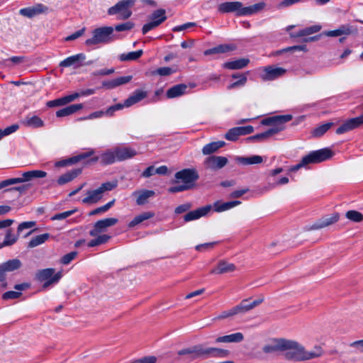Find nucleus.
Listing matches in <instances>:
<instances>
[{
  "label": "nucleus",
  "mask_w": 363,
  "mask_h": 363,
  "mask_svg": "<svg viewBox=\"0 0 363 363\" xmlns=\"http://www.w3.org/2000/svg\"><path fill=\"white\" fill-rule=\"evenodd\" d=\"M82 108H83L82 104H72V105L68 106L65 108L58 110L56 112V116L59 117V118L68 116L72 114H74V113L77 112L78 111H79Z\"/></svg>",
  "instance_id": "nucleus-30"
},
{
  "label": "nucleus",
  "mask_w": 363,
  "mask_h": 363,
  "mask_svg": "<svg viewBox=\"0 0 363 363\" xmlns=\"http://www.w3.org/2000/svg\"><path fill=\"white\" fill-rule=\"evenodd\" d=\"M235 161L242 165H252L260 164L263 162V159L259 155H252L250 157H237Z\"/></svg>",
  "instance_id": "nucleus-33"
},
{
  "label": "nucleus",
  "mask_w": 363,
  "mask_h": 363,
  "mask_svg": "<svg viewBox=\"0 0 363 363\" xmlns=\"http://www.w3.org/2000/svg\"><path fill=\"white\" fill-rule=\"evenodd\" d=\"M236 269L235 265L233 263H229L224 260L218 262L217 266L211 270V274H221L229 273L235 271Z\"/></svg>",
  "instance_id": "nucleus-23"
},
{
  "label": "nucleus",
  "mask_w": 363,
  "mask_h": 363,
  "mask_svg": "<svg viewBox=\"0 0 363 363\" xmlns=\"http://www.w3.org/2000/svg\"><path fill=\"white\" fill-rule=\"evenodd\" d=\"M47 176V173L42 170H32L25 172L22 174V177H18L21 183L30 181L33 178H43Z\"/></svg>",
  "instance_id": "nucleus-32"
},
{
  "label": "nucleus",
  "mask_w": 363,
  "mask_h": 363,
  "mask_svg": "<svg viewBox=\"0 0 363 363\" xmlns=\"http://www.w3.org/2000/svg\"><path fill=\"white\" fill-rule=\"evenodd\" d=\"M114 28L111 26H102L92 30V37L85 41L86 46H95L99 44L105 45L115 40Z\"/></svg>",
  "instance_id": "nucleus-3"
},
{
  "label": "nucleus",
  "mask_w": 363,
  "mask_h": 363,
  "mask_svg": "<svg viewBox=\"0 0 363 363\" xmlns=\"http://www.w3.org/2000/svg\"><path fill=\"white\" fill-rule=\"evenodd\" d=\"M266 6V4L263 1L259 2L254 5L244 7L242 6V12L240 13L242 16H250L254 13H258L262 9H264Z\"/></svg>",
  "instance_id": "nucleus-36"
},
{
  "label": "nucleus",
  "mask_w": 363,
  "mask_h": 363,
  "mask_svg": "<svg viewBox=\"0 0 363 363\" xmlns=\"http://www.w3.org/2000/svg\"><path fill=\"white\" fill-rule=\"evenodd\" d=\"M174 177L177 182L182 181L184 184L191 189L194 183L199 179V174L194 169H184L177 172Z\"/></svg>",
  "instance_id": "nucleus-9"
},
{
  "label": "nucleus",
  "mask_w": 363,
  "mask_h": 363,
  "mask_svg": "<svg viewBox=\"0 0 363 363\" xmlns=\"http://www.w3.org/2000/svg\"><path fill=\"white\" fill-rule=\"evenodd\" d=\"M133 26H134L133 23H132L130 21H128V22H125V23H123L121 24L116 25L115 26V28H113L116 31L121 32V31L129 30L132 29L133 28Z\"/></svg>",
  "instance_id": "nucleus-57"
},
{
  "label": "nucleus",
  "mask_w": 363,
  "mask_h": 363,
  "mask_svg": "<svg viewBox=\"0 0 363 363\" xmlns=\"http://www.w3.org/2000/svg\"><path fill=\"white\" fill-rule=\"evenodd\" d=\"M250 60L248 59H239L237 60L225 62L223 67L230 69H239L247 65Z\"/></svg>",
  "instance_id": "nucleus-41"
},
{
  "label": "nucleus",
  "mask_w": 363,
  "mask_h": 363,
  "mask_svg": "<svg viewBox=\"0 0 363 363\" xmlns=\"http://www.w3.org/2000/svg\"><path fill=\"white\" fill-rule=\"evenodd\" d=\"M167 19L166 12L164 9H160L155 11L150 16L152 21L160 22V25Z\"/></svg>",
  "instance_id": "nucleus-46"
},
{
  "label": "nucleus",
  "mask_w": 363,
  "mask_h": 363,
  "mask_svg": "<svg viewBox=\"0 0 363 363\" xmlns=\"http://www.w3.org/2000/svg\"><path fill=\"white\" fill-rule=\"evenodd\" d=\"M357 32L358 28L356 26L350 24H344L341 25L338 28L335 30L324 32V35L328 37H337L356 34Z\"/></svg>",
  "instance_id": "nucleus-12"
},
{
  "label": "nucleus",
  "mask_w": 363,
  "mask_h": 363,
  "mask_svg": "<svg viewBox=\"0 0 363 363\" xmlns=\"http://www.w3.org/2000/svg\"><path fill=\"white\" fill-rule=\"evenodd\" d=\"M178 355L182 357L181 359L186 362H191L194 359H197V350L196 345L189 347L185 348L179 350L177 352Z\"/></svg>",
  "instance_id": "nucleus-28"
},
{
  "label": "nucleus",
  "mask_w": 363,
  "mask_h": 363,
  "mask_svg": "<svg viewBox=\"0 0 363 363\" xmlns=\"http://www.w3.org/2000/svg\"><path fill=\"white\" fill-rule=\"evenodd\" d=\"M36 223L35 221H26L20 223L18 226L17 231L18 233L25 229H28L34 227Z\"/></svg>",
  "instance_id": "nucleus-60"
},
{
  "label": "nucleus",
  "mask_w": 363,
  "mask_h": 363,
  "mask_svg": "<svg viewBox=\"0 0 363 363\" xmlns=\"http://www.w3.org/2000/svg\"><path fill=\"white\" fill-rule=\"evenodd\" d=\"M18 240V237L11 233V230H8L4 242L0 245V248L5 246H10L14 244Z\"/></svg>",
  "instance_id": "nucleus-50"
},
{
  "label": "nucleus",
  "mask_w": 363,
  "mask_h": 363,
  "mask_svg": "<svg viewBox=\"0 0 363 363\" xmlns=\"http://www.w3.org/2000/svg\"><path fill=\"white\" fill-rule=\"evenodd\" d=\"M118 222V220L116 218H106L96 221L89 233L94 238L88 242V247H94L108 242L111 236L105 233L108 228L115 225Z\"/></svg>",
  "instance_id": "nucleus-2"
},
{
  "label": "nucleus",
  "mask_w": 363,
  "mask_h": 363,
  "mask_svg": "<svg viewBox=\"0 0 363 363\" xmlns=\"http://www.w3.org/2000/svg\"><path fill=\"white\" fill-rule=\"evenodd\" d=\"M157 359L154 356L144 357L140 359H135L130 363H155Z\"/></svg>",
  "instance_id": "nucleus-64"
},
{
  "label": "nucleus",
  "mask_w": 363,
  "mask_h": 363,
  "mask_svg": "<svg viewBox=\"0 0 363 363\" xmlns=\"http://www.w3.org/2000/svg\"><path fill=\"white\" fill-rule=\"evenodd\" d=\"M234 49V47L230 45H219L215 48L206 50L204 51L205 55H209L218 53H225L230 52Z\"/></svg>",
  "instance_id": "nucleus-42"
},
{
  "label": "nucleus",
  "mask_w": 363,
  "mask_h": 363,
  "mask_svg": "<svg viewBox=\"0 0 363 363\" xmlns=\"http://www.w3.org/2000/svg\"><path fill=\"white\" fill-rule=\"evenodd\" d=\"M320 29L321 26L320 25H314L299 30L295 36L301 37L305 35H309L311 34L318 33V31H320Z\"/></svg>",
  "instance_id": "nucleus-47"
},
{
  "label": "nucleus",
  "mask_w": 363,
  "mask_h": 363,
  "mask_svg": "<svg viewBox=\"0 0 363 363\" xmlns=\"http://www.w3.org/2000/svg\"><path fill=\"white\" fill-rule=\"evenodd\" d=\"M86 59V55L83 53L77 54L67 57L60 62V67H70L74 69L79 68L83 65V62Z\"/></svg>",
  "instance_id": "nucleus-14"
},
{
  "label": "nucleus",
  "mask_w": 363,
  "mask_h": 363,
  "mask_svg": "<svg viewBox=\"0 0 363 363\" xmlns=\"http://www.w3.org/2000/svg\"><path fill=\"white\" fill-rule=\"evenodd\" d=\"M240 134L237 128H233L230 129L225 134V138L230 141H235L240 137Z\"/></svg>",
  "instance_id": "nucleus-55"
},
{
  "label": "nucleus",
  "mask_w": 363,
  "mask_h": 363,
  "mask_svg": "<svg viewBox=\"0 0 363 363\" xmlns=\"http://www.w3.org/2000/svg\"><path fill=\"white\" fill-rule=\"evenodd\" d=\"M242 4L240 1L224 2L218 5V11L221 13H235L238 16H242Z\"/></svg>",
  "instance_id": "nucleus-15"
},
{
  "label": "nucleus",
  "mask_w": 363,
  "mask_h": 363,
  "mask_svg": "<svg viewBox=\"0 0 363 363\" xmlns=\"http://www.w3.org/2000/svg\"><path fill=\"white\" fill-rule=\"evenodd\" d=\"M338 220L339 214L337 213L325 216L320 218L319 220L315 222L311 226L308 228V230L321 229L336 223Z\"/></svg>",
  "instance_id": "nucleus-17"
},
{
  "label": "nucleus",
  "mask_w": 363,
  "mask_h": 363,
  "mask_svg": "<svg viewBox=\"0 0 363 363\" xmlns=\"http://www.w3.org/2000/svg\"><path fill=\"white\" fill-rule=\"evenodd\" d=\"M281 131V128H270L267 131L247 138L249 141H264Z\"/></svg>",
  "instance_id": "nucleus-25"
},
{
  "label": "nucleus",
  "mask_w": 363,
  "mask_h": 363,
  "mask_svg": "<svg viewBox=\"0 0 363 363\" xmlns=\"http://www.w3.org/2000/svg\"><path fill=\"white\" fill-rule=\"evenodd\" d=\"M240 135H245L253 133L254 128L252 125L236 127Z\"/></svg>",
  "instance_id": "nucleus-61"
},
{
  "label": "nucleus",
  "mask_w": 363,
  "mask_h": 363,
  "mask_svg": "<svg viewBox=\"0 0 363 363\" xmlns=\"http://www.w3.org/2000/svg\"><path fill=\"white\" fill-rule=\"evenodd\" d=\"M177 72L176 68H170L168 67H160L153 72V74H158L160 76H169Z\"/></svg>",
  "instance_id": "nucleus-52"
},
{
  "label": "nucleus",
  "mask_w": 363,
  "mask_h": 363,
  "mask_svg": "<svg viewBox=\"0 0 363 363\" xmlns=\"http://www.w3.org/2000/svg\"><path fill=\"white\" fill-rule=\"evenodd\" d=\"M114 148L118 162L130 159L137 155L136 150L129 147L117 146Z\"/></svg>",
  "instance_id": "nucleus-22"
},
{
  "label": "nucleus",
  "mask_w": 363,
  "mask_h": 363,
  "mask_svg": "<svg viewBox=\"0 0 363 363\" xmlns=\"http://www.w3.org/2000/svg\"><path fill=\"white\" fill-rule=\"evenodd\" d=\"M186 89H187V86L186 84H177L167 90V96L169 99L179 97V96L184 94L186 91Z\"/></svg>",
  "instance_id": "nucleus-31"
},
{
  "label": "nucleus",
  "mask_w": 363,
  "mask_h": 363,
  "mask_svg": "<svg viewBox=\"0 0 363 363\" xmlns=\"http://www.w3.org/2000/svg\"><path fill=\"white\" fill-rule=\"evenodd\" d=\"M22 123L30 128H40L43 125V121L36 116H27L22 122Z\"/></svg>",
  "instance_id": "nucleus-43"
},
{
  "label": "nucleus",
  "mask_w": 363,
  "mask_h": 363,
  "mask_svg": "<svg viewBox=\"0 0 363 363\" xmlns=\"http://www.w3.org/2000/svg\"><path fill=\"white\" fill-rule=\"evenodd\" d=\"M333 155V152L329 148L311 151L301 159L302 164L306 167L308 164H318L324 162Z\"/></svg>",
  "instance_id": "nucleus-5"
},
{
  "label": "nucleus",
  "mask_w": 363,
  "mask_h": 363,
  "mask_svg": "<svg viewBox=\"0 0 363 363\" xmlns=\"http://www.w3.org/2000/svg\"><path fill=\"white\" fill-rule=\"evenodd\" d=\"M142 55L143 50H139L137 51L130 52L128 53H123L119 55L118 58L121 61H133L140 58Z\"/></svg>",
  "instance_id": "nucleus-45"
},
{
  "label": "nucleus",
  "mask_w": 363,
  "mask_h": 363,
  "mask_svg": "<svg viewBox=\"0 0 363 363\" xmlns=\"http://www.w3.org/2000/svg\"><path fill=\"white\" fill-rule=\"evenodd\" d=\"M77 256L76 252H72L64 255L61 259V262L63 264H68L70 263Z\"/></svg>",
  "instance_id": "nucleus-63"
},
{
  "label": "nucleus",
  "mask_w": 363,
  "mask_h": 363,
  "mask_svg": "<svg viewBox=\"0 0 363 363\" xmlns=\"http://www.w3.org/2000/svg\"><path fill=\"white\" fill-rule=\"evenodd\" d=\"M286 339H272L267 345L263 347L265 353H272L278 351H284L286 347Z\"/></svg>",
  "instance_id": "nucleus-21"
},
{
  "label": "nucleus",
  "mask_w": 363,
  "mask_h": 363,
  "mask_svg": "<svg viewBox=\"0 0 363 363\" xmlns=\"http://www.w3.org/2000/svg\"><path fill=\"white\" fill-rule=\"evenodd\" d=\"M3 267L4 270L7 272H12L15 270L20 269L22 266V262L20 259L16 258L9 259L6 262H4L0 264Z\"/></svg>",
  "instance_id": "nucleus-37"
},
{
  "label": "nucleus",
  "mask_w": 363,
  "mask_h": 363,
  "mask_svg": "<svg viewBox=\"0 0 363 363\" xmlns=\"http://www.w3.org/2000/svg\"><path fill=\"white\" fill-rule=\"evenodd\" d=\"M212 347H203L201 345H196L197 359L212 357Z\"/></svg>",
  "instance_id": "nucleus-48"
},
{
  "label": "nucleus",
  "mask_w": 363,
  "mask_h": 363,
  "mask_svg": "<svg viewBox=\"0 0 363 363\" xmlns=\"http://www.w3.org/2000/svg\"><path fill=\"white\" fill-rule=\"evenodd\" d=\"M62 277V272H59L55 274L53 268L41 269L36 274L38 280L44 281L43 285V289H47L50 285L58 283Z\"/></svg>",
  "instance_id": "nucleus-8"
},
{
  "label": "nucleus",
  "mask_w": 363,
  "mask_h": 363,
  "mask_svg": "<svg viewBox=\"0 0 363 363\" xmlns=\"http://www.w3.org/2000/svg\"><path fill=\"white\" fill-rule=\"evenodd\" d=\"M211 206H206L195 211H190L185 215L184 220L186 222H189L199 219L201 217L206 216L211 211Z\"/></svg>",
  "instance_id": "nucleus-26"
},
{
  "label": "nucleus",
  "mask_w": 363,
  "mask_h": 363,
  "mask_svg": "<svg viewBox=\"0 0 363 363\" xmlns=\"http://www.w3.org/2000/svg\"><path fill=\"white\" fill-rule=\"evenodd\" d=\"M50 237L49 233H44L33 238L28 244V247L33 248L45 242Z\"/></svg>",
  "instance_id": "nucleus-44"
},
{
  "label": "nucleus",
  "mask_w": 363,
  "mask_h": 363,
  "mask_svg": "<svg viewBox=\"0 0 363 363\" xmlns=\"http://www.w3.org/2000/svg\"><path fill=\"white\" fill-rule=\"evenodd\" d=\"M346 217L350 220L360 222L363 220V216L357 211H349L346 213Z\"/></svg>",
  "instance_id": "nucleus-53"
},
{
  "label": "nucleus",
  "mask_w": 363,
  "mask_h": 363,
  "mask_svg": "<svg viewBox=\"0 0 363 363\" xmlns=\"http://www.w3.org/2000/svg\"><path fill=\"white\" fill-rule=\"evenodd\" d=\"M125 107L124 104H117L113 106H110L105 112V115L111 116L113 113L116 111L122 109Z\"/></svg>",
  "instance_id": "nucleus-62"
},
{
  "label": "nucleus",
  "mask_w": 363,
  "mask_h": 363,
  "mask_svg": "<svg viewBox=\"0 0 363 363\" xmlns=\"http://www.w3.org/2000/svg\"><path fill=\"white\" fill-rule=\"evenodd\" d=\"M48 8L43 4H37L33 6L21 9L20 14L28 18H33L41 13H46Z\"/></svg>",
  "instance_id": "nucleus-18"
},
{
  "label": "nucleus",
  "mask_w": 363,
  "mask_h": 363,
  "mask_svg": "<svg viewBox=\"0 0 363 363\" xmlns=\"http://www.w3.org/2000/svg\"><path fill=\"white\" fill-rule=\"evenodd\" d=\"M155 216L153 212L147 211L143 212L137 216H135L128 224V226L130 228L135 227L137 225L140 224L143 221L152 218Z\"/></svg>",
  "instance_id": "nucleus-38"
},
{
  "label": "nucleus",
  "mask_w": 363,
  "mask_h": 363,
  "mask_svg": "<svg viewBox=\"0 0 363 363\" xmlns=\"http://www.w3.org/2000/svg\"><path fill=\"white\" fill-rule=\"evenodd\" d=\"M82 172L80 169H75L61 175L57 179L59 185H64L76 178Z\"/></svg>",
  "instance_id": "nucleus-35"
},
{
  "label": "nucleus",
  "mask_w": 363,
  "mask_h": 363,
  "mask_svg": "<svg viewBox=\"0 0 363 363\" xmlns=\"http://www.w3.org/2000/svg\"><path fill=\"white\" fill-rule=\"evenodd\" d=\"M212 357L216 358H225L227 357L230 352L228 350L220 349L217 347H212Z\"/></svg>",
  "instance_id": "nucleus-51"
},
{
  "label": "nucleus",
  "mask_w": 363,
  "mask_h": 363,
  "mask_svg": "<svg viewBox=\"0 0 363 363\" xmlns=\"http://www.w3.org/2000/svg\"><path fill=\"white\" fill-rule=\"evenodd\" d=\"M190 189L188 185H185L183 183L176 186H171L168 189V191L170 193L182 192Z\"/></svg>",
  "instance_id": "nucleus-59"
},
{
  "label": "nucleus",
  "mask_w": 363,
  "mask_h": 363,
  "mask_svg": "<svg viewBox=\"0 0 363 363\" xmlns=\"http://www.w3.org/2000/svg\"><path fill=\"white\" fill-rule=\"evenodd\" d=\"M77 209H73V210H70V211H65V212H62V213H57L55 215H54L51 219L52 220H63V219H65L67 218H68L69 216L73 215L75 212H77Z\"/></svg>",
  "instance_id": "nucleus-56"
},
{
  "label": "nucleus",
  "mask_w": 363,
  "mask_h": 363,
  "mask_svg": "<svg viewBox=\"0 0 363 363\" xmlns=\"http://www.w3.org/2000/svg\"><path fill=\"white\" fill-rule=\"evenodd\" d=\"M147 96V94L146 91L137 89L124 101L123 104L125 107H130L146 98Z\"/></svg>",
  "instance_id": "nucleus-27"
},
{
  "label": "nucleus",
  "mask_w": 363,
  "mask_h": 363,
  "mask_svg": "<svg viewBox=\"0 0 363 363\" xmlns=\"http://www.w3.org/2000/svg\"><path fill=\"white\" fill-rule=\"evenodd\" d=\"M263 300V298H259L252 301L250 303H247L248 300L244 299L238 305L231 308L228 311H223L218 317V318L223 319L238 314L245 313L262 303Z\"/></svg>",
  "instance_id": "nucleus-4"
},
{
  "label": "nucleus",
  "mask_w": 363,
  "mask_h": 363,
  "mask_svg": "<svg viewBox=\"0 0 363 363\" xmlns=\"http://www.w3.org/2000/svg\"><path fill=\"white\" fill-rule=\"evenodd\" d=\"M284 352L287 359L298 362L318 358L323 354V350L320 346L316 345L311 350H306L302 345L290 340H286Z\"/></svg>",
  "instance_id": "nucleus-1"
},
{
  "label": "nucleus",
  "mask_w": 363,
  "mask_h": 363,
  "mask_svg": "<svg viewBox=\"0 0 363 363\" xmlns=\"http://www.w3.org/2000/svg\"><path fill=\"white\" fill-rule=\"evenodd\" d=\"M94 153L93 150H90L88 152L79 154L76 156L72 157L69 159L60 160L55 162V166L56 167H66L70 164H75L82 160H84L90 156H91Z\"/></svg>",
  "instance_id": "nucleus-19"
},
{
  "label": "nucleus",
  "mask_w": 363,
  "mask_h": 363,
  "mask_svg": "<svg viewBox=\"0 0 363 363\" xmlns=\"http://www.w3.org/2000/svg\"><path fill=\"white\" fill-rule=\"evenodd\" d=\"M286 72L282 67L267 66L263 67L260 77L264 81H271L283 76Z\"/></svg>",
  "instance_id": "nucleus-10"
},
{
  "label": "nucleus",
  "mask_w": 363,
  "mask_h": 363,
  "mask_svg": "<svg viewBox=\"0 0 363 363\" xmlns=\"http://www.w3.org/2000/svg\"><path fill=\"white\" fill-rule=\"evenodd\" d=\"M241 203L239 201H233L225 203H220L219 201H216L213 204V208L215 211L216 212H223L227 210H229L235 206H237Z\"/></svg>",
  "instance_id": "nucleus-40"
},
{
  "label": "nucleus",
  "mask_w": 363,
  "mask_h": 363,
  "mask_svg": "<svg viewBox=\"0 0 363 363\" xmlns=\"http://www.w3.org/2000/svg\"><path fill=\"white\" fill-rule=\"evenodd\" d=\"M363 124V114L353 118L345 121L337 130L336 133L338 135L352 130L359 128Z\"/></svg>",
  "instance_id": "nucleus-11"
},
{
  "label": "nucleus",
  "mask_w": 363,
  "mask_h": 363,
  "mask_svg": "<svg viewBox=\"0 0 363 363\" xmlns=\"http://www.w3.org/2000/svg\"><path fill=\"white\" fill-rule=\"evenodd\" d=\"M333 125V123H327L325 124H323L316 128H315L313 130V135L315 137H320L322 136L325 133H326L330 127Z\"/></svg>",
  "instance_id": "nucleus-49"
},
{
  "label": "nucleus",
  "mask_w": 363,
  "mask_h": 363,
  "mask_svg": "<svg viewBox=\"0 0 363 363\" xmlns=\"http://www.w3.org/2000/svg\"><path fill=\"white\" fill-rule=\"evenodd\" d=\"M224 141L212 142L204 145L202 148V153L204 155H209L216 152L218 149L223 147Z\"/></svg>",
  "instance_id": "nucleus-39"
},
{
  "label": "nucleus",
  "mask_w": 363,
  "mask_h": 363,
  "mask_svg": "<svg viewBox=\"0 0 363 363\" xmlns=\"http://www.w3.org/2000/svg\"><path fill=\"white\" fill-rule=\"evenodd\" d=\"M135 0H123L118 2L115 6L109 8L108 13L109 15L117 14V19L125 20L128 18L132 11L130 7L134 4Z\"/></svg>",
  "instance_id": "nucleus-7"
},
{
  "label": "nucleus",
  "mask_w": 363,
  "mask_h": 363,
  "mask_svg": "<svg viewBox=\"0 0 363 363\" xmlns=\"http://www.w3.org/2000/svg\"><path fill=\"white\" fill-rule=\"evenodd\" d=\"M117 186V182H108L102 184L98 189L89 191L86 196L82 199L84 203H96L103 196L106 191L113 190Z\"/></svg>",
  "instance_id": "nucleus-6"
},
{
  "label": "nucleus",
  "mask_w": 363,
  "mask_h": 363,
  "mask_svg": "<svg viewBox=\"0 0 363 363\" xmlns=\"http://www.w3.org/2000/svg\"><path fill=\"white\" fill-rule=\"evenodd\" d=\"M28 286H29V285L26 283L16 284V285H15L14 289L19 291H9L5 292L2 295V298L4 300L18 298L22 294L21 291H23V290L26 289L27 288H28Z\"/></svg>",
  "instance_id": "nucleus-29"
},
{
  "label": "nucleus",
  "mask_w": 363,
  "mask_h": 363,
  "mask_svg": "<svg viewBox=\"0 0 363 363\" xmlns=\"http://www.w3.org/2000/svg\"><path fill=\"white\" fill-rule=\"evenodd\" d=\"M244 340V336L242 333H235L230 335L218 337L216 343H238Z\"/></svg>",
  "instance_id": "nucleus-24"
},
{
  "label": "nucleus",
  "mask_w": 363,
  "mask_h": 363,
  "mask_svg": "<svg viewBox=\"0 0 363 363\" xmlns=\"http://www.w3.org/2000/svg\"><path fill=\"white\" fill-rule=\"evenodd\" d=\"M291 115H283L272 116L265 118L262 121V124L265 125H270L271 128H281V130L284 129V123L291 120Z\"/></svg>",
  "instance_id": "nucleus-13"
},
{
  "label": "nucleus",
  "mask_w": 363,
  "mask_h": 363,
  "mask_svg": "<svg viewBox=\"0 0 363 363\" xmlns=\"http://www.w3.org/2000/svg\"><path fill=\"white\" fill-rule=\"evenodd\" d=\"M228 159L223 156H210L204 160V165L210 169H219L225 166L228 163Z\"/></svg>",
  "instance_id": "nucleus-16"
},
{
  "label": "nucleus",
  "mask_w": 363,
  "mask_h": 363,
  "mask_svg": "<svg viewBox=\"0 0 363 363\" xmlns=\"http://www.w3.org/2000/svg\"><path fill=\"white\" fill-rule=\"evenodd\" d=\"M91 160L94 162L99 160L100 162L104 164H110L116 162H118L114 147L106 150L101 153L100 156L93 157L91 159Z\"/></svg>",
  "instance_id": "nucleus-20"
},
{
  "label": "nucleus",
  "mask_w": 363,
  "mask_h": 363,
  "mask_svg": "<svg viewBox=\"0 0 363 363\" xmlns=\"http://www.w3.org/2000/svg\"><path fill=\"white\" fill-rule=\"evenodd\" d=\"M158 26H160V22H157V21H152L150 20V22L145 23L143 26V28H142V32L143 34H146L147 32H149L150 30L155 28L156 27H157Z\"/></svg>",
  "instance_id": "nucleus-58"
},
{
  "label": "nucleus",
  "mask_w": 363,
  "mask_h": 363,
  "mask_svg": "<svg viewBox=\"0 0 363 363\" xmlns=\"http://www.w3.org/2000/svg\"><path fill=\"white\" fill-rule=\"evenodd\" d=\"M155 194V191L152 190H143L140 191H134L133 193V196H137L136 203L140 206L146 203L147 199L154 196Z\"/></svg>",
  "instance_id": "nucleus-34"
},
{
  "label": "nucleus",
  "mask_w": 363,
  "mask_h": 363,
  "mask_svg": "<svg viewBox=\"0 0 363 363\" xmlns=\"http://www.w3.org/2000/svg\"><path fill=\"white\" fill-rule=\"evenodd\" d=\"M19 126L17 124L11 125L4 130L0 129V140L4 137L16 132Z\"/></svg>",
  "instance_id": "nucleus-54"
}]
</instances>
